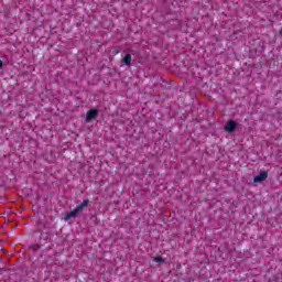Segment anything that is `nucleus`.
<instances>
[{
    "mask_svg": "<svg viewBox=\"0 0 282 282\" xmlns=\"http://www.w3.org/2000/svg\"><path fill=\"white\" fill-rule=\"evenodd\" d=\"M89 206V199H84L82 204L77 205L76 208L64 216L65 221H69V219H74L78 215V213H83L85 208Z\"/></svg>",
    "mask_w": 282,
    "mask_h": 282,
    "instance_id": "1",
    "label": "nucleus"
},
{
    "mask_svg": "<svg viewBox=\"0 0 282 282\" xmlns=\"http://www.w3.org/2000/svg\"><path fill=\"white\" fill-rule=\"evenodd\" d=\"M98 116V110L96 109H90L86 113V122H91V120H96Z\"/></svg>",
    "mask_w": 282,
    "mask_h": 282,
    "instance_id": "2",
    "label": "nucleus"
},
{
    "mask_svg": "<svg viewBox=\"0 0 282 282\" xmlns=\"http://www.w3.org/2000/svg\"><path fill=\"white\" fill-rule=\"evenodd\" d=\"M235 129H237V122L236 121H228L225 126L226 133H235Z\"/></svg>",
    "mask_w": 282,
    "mask_h": 282,
    "instance_id": "3",
    "label": "nucleus"
},
{
    "mask_svg": "<svg viewBox=\"0 0 282 282\" xmlns=\"http://www.w3.org/2000/svg\"><path fill=\"white\" fill-rule=\"evenodd\" d=\"M268 180V172H261L257 176H254L253 182L254 184H259L261 182H265Z\"/></svg>",
    "mask_w": 282,
    "mask_h": 282,
    "instance_id": "4",
    "label": "nucleus"
},
{
    "mask_svg": "<svg viewBox=\"0 0 282 282\" xmlns=\"http://www.w3.org/2000/svg\"><path fill=\"white\" fill-rule=\"evenodd\" d=\"M121 63H122L123 65H131V54H127V55L122 58Z\"/></svg>",
    "mask_w": 282,
    "mask_h": 282,
    "instance_id": "5",
    "label": "nucleus"
},
{
    "mask_svg": "<svg viewBox=\"0 0 282 282\" xmlns=\"http://www.w3.org/2000/svg\"><path fill=\"white\" fill-rule=\"evenodd\" d=\"M154 261H155L156 263H162V258L156 257V258H154Z\"/></svg>",
    "mask_w": 282,
    "mask_h": 282,
    "instance_id": "6",
    "label": "nucleus"
},
{
    "mask_svg": "<svg viewBox=\"0 0 282 282\" xmlns=\"http://www.w3.org/2000/svg\"><path fill=\"white\" fill-rule=\"evenodd\" d=\"M3 67V62L0 59V69Z\"/></svg>",
    "mask_w": 282,
    "mask_h": 282,
    "instance_id": "7",
    "label": "nucleus"
}]
</instances>
